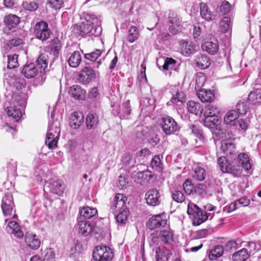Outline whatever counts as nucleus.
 <instances>
[{"mask_svg": "<svg viewBox=\"0 0 261 261\" xmlns=\"http://www.w3.org/2000/svg\"><path fill=\"white\" fill-rule=\"evenodd\" d=\"M48 64V56L45 54H41L36 63L26 64L21 70V73L27 79H31L38 75L35 80L37 85L42 84L46 77L44 74Z\"/></svg>", "mask_w": 261, "mask_h": 261, "instance_id": "f257e3e1", "label": "nucleus"}, {"mask_svg": "<svg viewBox=\"0 0 261 261\" xmlns=\"http://www.w3.org/2000/svg\"><path fill=\"white\" fill-rule=\"evenodd\" d=\"M85 21L76 24L74 31L76 34L84 35L91 33L94 36L99 35L101 32V28L99 27L100 22L98 18L93 14H87L85 16Z\"/></svg>", "mask_w": 261, "mask_h": 261, "instance_id": "f03ea898", "label": "nucleus"}, {"mask_svg": "<svg viewBox=\"0 0 261 261\" xmlns=\"http://www.w3.org/2000/svg\"><path fill=\"white\" fill-rule=\"evenodd\" d=\"M60 121L58 119H54L53 115L49 119L48 130L45 141V144L50 149H54L57 147L59 138Z\"/></svg>", "mask_w": 261, "mask_h": 261, "instance_id": "7ed1b4c3", "label": "nucleus"}, {"mask_svg": "<svg viewBox=\"0 0 261 261\" xmlns=\"http://www.w3.org/2000/svg\"><path fill=\"white\" fill-rule=\"evenodd\" d=\"M219 113V109L216 106L210 104L206 106L203 113L204 125L210 128L214 127L220 121Z\"/></svg>", "mask_w": 261, "mask_h": 261, "instance_id": "20e7f679", "label": "nucleus"}, {"mask_svg": "<svg viewBox=\"0 0 261 261\" xmlns=\"http://www.w3.org/2000/svg\"><path fill=\"white\" fill-rule=\"evenodd\" d=\"M187 213L192 219V224L194 226H198L202 224L208 219L210 213L204 214L193 203H189L188 205Z\"/></svg>", "mask_w": 261, "mask_h": 261, "instance_id": "39448f33", "label": "nucleus"}, {"mask_svg": "<svg viewBox=\"0 0 261 261\" xmlns=\"http://www.w3.org/2000/svg\"><path fill=\"white\" fill-rule=\"evenodd\" d=\"M33 33L36 38L43 41L50 37L51 31L46 22L40 21L36 23Z\"/></svg>", "mask_w": 261, "mask_h": 261, "instance_id": "423d86ee", "label": "nucleus"}, {"mask_svg": "<svg viewBox=\"0 0 261 261\" xmlns=\"http://www.w3.org/2000/svg\"><path fill=\"white\" fill-rule=\"evenodd\" d=\"M114 255L110 247L106 246H97L93 253V257L96 261L110 260Z\"/></svg>", "mask_w": 261, "mask_h": 261, "instance_id": "0eeeda50", "label": "nucleus"}, {"mask_svg": "<svg viewBox=\"0 0 261 261\" xmlns=\"http://www.w3.org/2000/svg\"><path fill=\"white\" fill-rule=\"evenodd\" d=\"M162 129L166 135H170L179 130V127L172 117L167 116L162 118Z\"/></svg>", "mask_w": 261, "mask_h": 261, "instance_id": "6e6552de", "label": "nucleus"}, {"mask_svg": "<svg viewBox=\"0 0 261 261\" xmlns=\"http://www.w3.org/2000/svg\"><path fill=\"white\" fill-rule=\"evenodd\" d=\"M4 21L5 24L4 33L11 34L18 29L20 18L15 15L10 14L5 17Z\"/></svg>", "mask_w": 261, "mask_h": 261, "instance_id": "1a4fd4ad", "label": "nucleus"}, {"mask_svg": "<svg viewBox=\"0 0 261 261\" xmlns=\"http://www.w3.org/2000/svg\"><path fill=\"white\" fill-rule=\"evenodd\" d=\"M152 235L151 241L153 243L157 244V242L160 240L165 244H170L173 241V232L170 228L156 232L155 233H152Z\"/></svg>", "mask_w": 261, "mask_h": 261, "instance_id": "9d476101", "label": "nucleus"}, {"mask_svg": "<svg viewBox=\"0 0 261 261\" xmlns=\"http://www.w3.org/2000/svg\"><path fill=\"white\" fill-rule=\"evenodd\" d=\"M167 224V219L164 213L154 215L146 222V226L150 230H154L163 227Z\"/></svg>", "mask_w": 261, "mask_h": 261, "instance_id": "9b49d317", "label": "nucleus"}, {"mask_svg": "<svg viewBox=\"0 0 261 261\" xmlns=\"http://www.w3.org/2000/svg\"><path fill=\"white\" fill-rule=\"evenodd\" d=\"M203 50L208 54L214 55L219 50V42L218 40L212 36H210L205 39V42L202 45Z\"/></svg>", "mask_w": 261, "mask_h": 261, "instance_id": "f8f14e48", "label": "nucleus"}, {"mask_svg": "<svg viewBox=\"0 0 261 261\" xmlns=\"http://www.w3.org/2000/svg\"><path fill=\"white\" fill-rule=\"evenodd\" d=\"M145 200L148 205L155 206L159 205L161 202L160 193L156 189L148 190L145 194Z\"/></svg>", "mask_w": 261, "mask_h": 261, "instance_id": "ddd939ff", "label": "nucleus"}, {"mask_svg": "<svg viewBox=\"0 0 261 261\" xmlns=\"http://www.w3.org/2000/svg\"><path fill=\"white\" fill-rule=\"evenodd\" d=\"M169 31L173 35H176L182 30V27L181 20L177 16L169 17Z\"/></svg>", "mask_w": 261, "mask_h": 261, "instance_id": "4468645a", "label": "nucleus"}, {"mask_svg": "<svg viewBox=\"0 0 261 261\" xmlns=\"http://www.w3.org/2000/svg\"><path fill=\"white\" fill-rule=\"evenodd\" d=\"M84 116L81 112H74L69 119V125L73 129L79 128L84 122Z\"/></svg>", "mask_w": 261, "mask_h": 261, "instance_id": "2eb2a0df", "label": "nucleus"}, {"mask_svg": "<svg viewBox=\"0 0 261 261\" xmlns=\"http://www.w3.org/2000/svg\"><path fill=\"white\" fill-rule=\"evenodd\" d=\"M95 77V74L93 70L88 67H85L81 71L78 80L80 83L86 84L94 79Z\"/></svg>", "mask_w": 261, "mask_h": 261, "instance_id": "dca6fc26", "label": "nucleus"}, {"mask_svg": "<svg viewBox=\"0 0 261 261\" xmlns=\"http://www.w3.org/2000/svg\"><path fill=\"white\" fill-rule=\"evenodd\" d=\"M45 188H49L51 192L59 195L62 194L64 190L61 180L59 179L47 181L45 184Z\"/></svg>", "mask_w": 261, "mask_h": 261, "instance_id": "f3484780", "label": "nucleus"}, {"mask_svg": "<svg viewBox=\"0 0 261 261\" xmlns=\"http://www.w3.org/2000/svg\"><path fill=\"white\" fill-rule=\"evenodd\" d=\"M197 95L202 102H211L215 98L213 91L205 89L198 90L197 92Z\"/></svg>", "mask_w": 261, "mask_h": 261, "instance_id": "a211bd4d", "label": "nucleus"}, {"mask_svg": "<svg viewBox=\"0 0 261 261\" xmlns=\"http://www.w3.org/2000/svg\"><path fill=\"white\" fill-rule=\"evenodd\" d=\"M6 230L9 233L13 234L18 238H22L23 237V233L20 230L18 224L14 221H10L6 227Z\"/></svg>", "mask_w": 261, "mask_h": 261, "instance_id": "6ab92c4d", "label": "nucleus"}, {"mask_svg": "<svg viewBox=\"0 0 261 261\" xmlns=\"http://www.w3.org/2000/svg\"><path fill=\"white\" fill-rule=\"evenodd\" d=\"M124 196L122 194H117L114 197L113 202L111 205V209L113 213L119 211L125 205Z\"/></svg>", "mask_w": 261, "mask_h": 261, "instance_id": "aec40b11", "label": "nucleus"}, {"mask_svg": "<svg viewBox=\"0 0 261 261\" xmlns=\"http://www.w3.org/2000/svg\"><path fill=\"white\" fill-rule=\"evenodd\" d=\"M187 108L190 113L201 116L203 111V106L199 102L190 101L187 103Z\"/></svg>", "mask_w": 261, "mask_h": 261, "instance_id": "412c9836", "label": "nucleus"}, {"mask_svg": "<svg viewBox=\"0 0 261 261\" xmlns=\"http://www.w3.org/2000/svg\"><path fill=\"white\" fill-rule=\"evenodd\" d=\"M238 163L241 165V167L248 173L251 169V165L248 155L245 153H240L238 156Z\"/></svg>", "mask_w": 261, "mask_h": 261, "instance_id": "4be33fe9", "label": "nucleus"}, {"mask_svg": "<svg viewBox=\"0 0 261 261\" xmlns=\"http://www.w3.org/2000/svg\"><path fill=\"white\" fill-rule=\"evenodd\" d=\"M69 93L73 98L82 100L85 98V91L77 85H74L70 88Z\"/></svg>", "mask_w": 261, "mask_h": 261, "instance_id": "5701e85b", "label": "nucleus"}, {"mask_svg": "<svg viewBox=\"0 0 261 261\" xmlns=\"http://www.w3.org/2000/svg\"><path fill=\"white\" fill-rule=\"evenodd\" d=\"M250 256V253L248 252L247 249L242 248L233 253L231 258L233 261H246L249 258Z\"/></svg>", "mask_w": 261, "mask_h": 261, "instance_id": "b1692460", "label": "nucleus"}, {"mask_svg": "<svg viewBox=\"0 0 261 261\" xmlns=\"http://www.w3.org/2000/svg\"><path fill=\"white\" fill-rule=\"evenodd\" d=\"M182 53L185 56H188L193 53L195 49L196 45L190 41L182 40L181 44Z\"/></svg>", "mask_w": 261, "mask_h": 261, "instance_id": "393cba45", "label": "nucleus"}, {"mask_svg": "<svg viewBox=\"0 0 261 261\" xmlns=\"http://www.w3.org/2000/svg\"><path fill=\"white\" fill-rule=\"evenodd\" d=\"M248 100L254 105L261 104V88H257L251 91L248 95Z\"/></svg>", "mask_w": 261, "mask_h": 261, "instance_id": "a878e982", "label": "nucleus"}, {"mask_svg": "<svg viewBox=\"0 0 261 261\" xmlns=\"http://www.w3.org/2000/svg\"><path fill=\"white\" fill-rule=\"evenodd\" d=\"M99 122L98 116L96 114H89L86 117V127L89 129H95Z\"/></svg>", "mask_w": 261, "mask_h": 261, "instance_id": "bb28decb", "label": "nucleus"}, {"mask_svg": "<svg viewBox=\"0 0 261 261\" xmlns=\"http://www.w3.org/2000/svg\"><path fill=\"white\" fill-rule=\"evenodd\" d=\"M239 116L236 110H231L225 115L223 119L224 123L226 125H234Z\"/></svg>", "mask_w": 261, "mask_h": 261, "instance_id": "cd10ccee", "label": "nucleus"}, {"mask_svg": "<svg viewBox=\"0 0 261 261\" xmlns=\"http://www.w3.org/2000/svg\"><path fill=\"white\" fill-rule=\"evenodd\" d=\"M7 109L8 116L12 117L14 121H18L22 116V111L20 108L10 105V107H7Z\"/></svg>", "mask_w": 261, "mask_h": 261, "instance_id": "c85d7f7f", "label": "nucleus"}, {"mask_svg": "<svg viewBox=\"0 0 261 261\" xmlns=\"http://www.w3.org/2000/svg\"><path fill=\"white\" fill-rule=\"evenodd\" d=\"M200 12L202 18L206 21L212 20L213 13L210 10L208 6L204 3L200 4Z\"/></svg>", "mask_w": 261, "mask_h": 261, "instance_id": "c756f323", "label": "nucleus"}, {"mask_svg": "<svg viewBox=\"0 0 261 261\" xmlns=\"http://www.w3.org/2000/svg\"><path fill=\"white\" fill-rule=\"evenodd\" d=\"M25 241L28 246L33 249H38L40 245V241L35 234H28L25 238Z\"/></svg>", "mask_w": 261, "mask_h": 261, "instance_id": "7c9ffc66", "label": "nucleus"}, {"mask_svg": "<svg viewBox=\"0 0 261 261\" xmlns=\"http://www.w3.org/2000/svg\"><path fill=\"white\" fill-rule=\"evenodd\" d=\"M196 65L201 69H206L209 67L211 64L210 60L205 55H198L195 60Z\"/></svg>", "mask_w": 261, "mask_h": 261, "instance_id": "2f4dec72", "label": "nucleus"}, {"mask_svg": "<svg viewBox=\"0 0 261 261\" xmlns=\"http://www.w3.org/2000/svg\"><path fill=\"white\" fill-rule=\"evenodd\" d=\"M224 249L223 246L218 245L212 249L209 253V258L212 260H215L222 256L224 253Z\"/></svg>", "mask_w": 261, "mask_h": 261, "instance_id": "473e14b6", "label": "nucleus"}, {"mask_svg": "<svg viewBox=\"0 0 261 261\" xmlns=\"http://www.w3.org/2000/svg\"><path fill=\"white\" fill-rule=\"evenodd\" d=\"M97 211L95 208H91L88 206H84L80 210L79 214L81 216L85 219H90L96 215Z\"/></svg>", "mask_w": 261, "mask_h": 261, "instance_id": "72a5a7b5", "label": "nucleus"}, {"mask_svg": "<svg viewBox=\"0 0 261 261\" xmlns=\"http://www.w3.org/2000/svg\"><path fill=\"white\" fill-rule=\"evenodd\" d=\"M68 64L70 66L76 68L78 67L81 62V56L79 51H74L69 58Z\"/></svg>", "mask_w": 261, "mask_h": 261, "instance_id": "f704fd0d", "label": "nucleus"}, {"mask_svg": "<svg viewBox=\"0 0 261 261\" xmlns=\"http://www.w3.org/2000/svg\"><path fill=\"white\" fill-rule=\"evenodd\" d=\"M77 225L79 233L84 236H87L92 231V226L88 222L79 221Z\"/></svg>", "mask_w": 261, "mask_h": 261, "instance_id": "c9c22d12", "label": "nucleus"}, {"mask_svg": "<svg viewBox=\"0 0 261 261\" xmlns=\"http://www.w3.org/2000/svg\"><path fill=\"white\" fill-rule=\"evenodd\" d=\"M243 242L241 239L238 238L234 240H231L227 242L225 247L227 251L235 250L242 246Z\"/></svg>", "mask_w": 261, "mask_h": 261, "instance_id": "e433bc0d", "label": "nucleus"}, {"mask_svg": "<svg viewBox=\"0 0 261 261\" xmlns=\"http://www.w3.org/2000/svg\"><path fill=\"white\" fill-rule=\"evenodd\" d=\"M155 253L156 261H168L172 254L170 250L166 249L165 251H161L159 247L156 248Z\"/></svg>", "mask_w": 261, "mask_h": 261, "instance_id": "4c0bfd02", "label": "nucleus"}, {"mask_svg": "<svg viewBox=\"0 0 261 261\" xmlns=\"http://www.w3.org/2000/svg\"><path fill=\"white\" fill-rule=\"evenodd\" d=\"M27 103L26 99L20 95H15L13 97L10 105H13L16 108H23L25 107Z\"/></svg>", "mask_w": 261, "mask_h": 261, "instance_id": "58836bf2", "label": "nucleus"}, {"mask_svg": "<svg viewBox=\"0 0 261 261\" xmlns=\"http://www.w3.org/2000/svg\"><path fill=\"white\" fill-rule=\"evenodd\" d=\"M192 177L196 180L200 181L204 180L206 177L205 169L201 167H196L192 174Z\"/></svg>", "mask_w": 261, "mask_h": 261, "instance_id": "ea45409f", "label": "nucleus"}, {"mask_svg": "<svg viewBox=\"0 0 261 261\" xmlns=\"http://www.w3.org/2000/svg\"><path fill=\"white\" fill-rule=\"evenodd\" d=\"M139 33L138 28L135 26H131L128 30V34L127 37V40L133 43L138 39Z\"/></svg>", "mask_w": 261, "mask_h": 261, "instance_id": "a19ab883", "label": "nucleus"}, {"mask_svg": "<svg viewBox=\"0 0 261 261\" xmlns=\"http://www.w3.org/2000/svg\"><path fill=\"white\" fill-rule=\"evenodd\" d=\"M186 97L185 93L181 91H179L178 89L176 90L172 94V97L171 98L170 101L174 103H177L178 102H184L185 101Z\"/></svg>", "mask_w": 261, "mask_h": 261, "instance_id": "79ce46f5", "label": "nucleus"}, {"mask_svg": "<svg viewBox=\"0 0 261 261\" xmlns=\"http://www.w3.org/2000/svg\"><path fill=\"white\" fill-rule=\"evenodd\" d=\"M151 177V175L148 171H140L134 175V178L136 182L141 183L147 180V177Z\"/></svg>", "mask_w": 261, "mask_h": 261, "instance_id": "37998d69", "label": "nucleus"}, {"mask_svg": "<svg viewBox=\"0 0 261 261\" xmlns=\"http://www.w3.org/2000/svg\"><path fill=\"white\" fill-rule=\"evenodd\" d=\"M231 29L230 18L228 17H224L220 22V29L221 32L225 33Z\"/></svg>", "mask_w": 261, "mask_h": 261, "instance_id": "c03bdc74", "label": "nucleus"}, {"mask_svg": "<svg viewBox=\"0 0 261 261\" xmlns=\"http://www.w3.org/2000/svg\"><path fill=\"white\" fill-rule=\"evenodd\" d=\"M23 41L20 38H13L9 40L4 45V49L7 51H9L13 47H16L22 44Z\"/></svg>", "mask_w": 261, "mask_h": 261, "instance_id": "a18cd8bd", "label": "nucleus"}, {"mask_svg": "<svg viewBox=\"0 0 261 261\" xmlns=\"http://www.w3.org/2000/svg\"><path fill=\"white\" fill-rule=\"evenodd\" d=\"M217 162L221 170L224 173H226L229 166H231L226 158L225 156L219 157L218 158Z\"/></svg>", "mask_w": 261, "mask_h": 261, "instance_id": "49530a36", "label": "nucleus"}, {"mask_svg": "<svg viewBox=\"0 0 261 261\" xmlns=\"http://www.w3.org/2000/svg\"><path fill=\"white\" fill-rule=\"evenodd\" d=\"M131 110L129 100H126L122 105L121 112H118L117 114H120L121 116H123L124 117L127 118V116L130 114Z\"/></svg>", "mask_w": 261, "mask_h": 261, "instance_id": "de8ad7c7", "label": "nucleus"}, {"mask_svg": "<svg viewBox=\"0 0 261 261\" xmlns=\"http://www.w3.org/2000/svg\"><path fill=\"white\" fill-rule=\"evenodd\" d=\"M172 199L177 203H181L185 200V196L181 190H176L172 192Z\"/></svg>", "mask_w": 261, "mask_h": 261, "instance_id": "09e8293b", "label": "nucleus"}, {"mask_svg": "<svg viewBox=\"0 0 261 261\" xmlns=\"http://www.w3.org/2000/svg\"><path fill=\"white\" fill-rule=\"evenodd\" d=\"M128 214V210H123L121 212L119 213L116 217V220L117 222L120 224H124L127 220V217Z\"/></svg>", "mask_w": 261, "mask_h": 261, "instance_id": "8fccbe9b", "label": "nucleus"}, {"mask_svg": "<svg viewBox=\"0 0 261 261\" xmlns=\"http://www.w3.org/2000/svg\"><path fill=\"white\" fill-rule=\"evenodd\" d=\"M8 65L7 68L8 69H13L18 66L17 61L18 55L14 54L13 55H8Z\"/></svg>", "mask_w": 261, "mask_h": 261, "instance_id": "3c124183", "label": "nucleus"}, {"mask_svg": "<svg viewBox=\"0 0 261 261\" xmlns=\"http://www.w3.org/2000/svg\"><path fill=\"white\" fill-rule=\"evenodd\" d=\"M49 47L54 51V55L58 54L59 50L61 47V42L58 38H55L53 39L49 44Z\"/></svg>", "mask_w": 261, "mask_h": 261, "instance_id": "603ef678", "label": "nucleus"}, {"mask_svg": "<svg viewBox=\"0 0 261 261\" xmlns=\"http://www.w3.org/2000/svg\"><path fill=\"white\" fill-rule=\"evenodd\" d=\"M101 54L102 50L96 49L91 53L86 54L85 55V58L89 61L95 62Z\"/></svg>", "mask_w": 261, "mask_h": 261, "instance_id": "864d4df0", "label": "nucleus"}, {"mask_svg": "<svg viewBox=\"0 0 261 261\" xmlns=\"http://www.w3.org/2000/svg\"><path fill=\"white\" fill-rule=\"evenodd\" d=\"M43 254V261H55V253L53 249H46L44 251Z\"/></svg>", "mask_w": 261, "mask_h": 261, "instance_id": "5fc2aeb1", "label": "nucleus"}, {"mask_svg": "<svg viewBox=\"0 0 261 261\" xmlns=\"http://www.w3.org/2000/svg\"><path fill=\"white\" fill-rule=\"evenodd\" d=\"M242 167L238 165L236 166L234 165L233 166H230L226 173H230L236 177H239L242 173Z\"/></svg>", "mask_w": 261, "mask_h": 261, "instance_id": "6e6d98bb", "label": "nucleus"}, {"mask_svg": "<svg viewBox=\"0 0 261 261\" xmlns=\"http://www.w3.org/2000/svg\"><path fill=\"white\" fill-rule=\"evenodd\" d=\"M183 189L188 195L193 193L194 187L190 179H187L183 184Z\"/></svg>", "mask_w": 261, "mask_h": 261, "instance_id": "4d7b16f0", "label": "nucleus"}, {"mask_svg": "<svg viewBox=\"0 0 261 261\" xmlns=\"http://www.w3.org/2000/svg\"><path fill=\"white\" fill-rule=\"evenodd\" d=\"M22 6L25 10L30 11H35L38 8V5L35 2H23Z\"/></svg>", "mask_w": 261, "mask_h": 261, "instance_id": "13d9d810", "label": "nucleus"}, {"mask_svg": "<svg viewBox=\"0 0 261 261\" xmlns=\"http://www.w3.org/2000/svg\"><path fill=\"white\" fill-rule=\"evenodd\" d=\"M234 148V144L229 141H224L221 143V150L224 152L231 151Z\"/></svg>", "mask_w": 261, "mask_h": 261, "instance_id": "bf43d9fd", "label": "nucleus"}, {"mask_svg": "<svg viewBox=\"0 0 261 261\" xmlns=\"http://www.w3.org/2000/svg\"><path fill=\"white\" fill-rule=\"evenodd\" d=\"M193 193L203 196L206 194V186L204 184H198L194 187Z\"/></svg>", "mask_w": 261, "mask_h": 261, "instance_id": "052dcab7", "label": "nucleus"}, {"mask_svg": "<svg viewBox=\"0 0 261 261\" xmlns=\"http://www.w3.org/2000/svg\"><path fill=\"white\" fill-rule=\"evenodd\" d=\"M230 8V4L228 2L224 1L222 3L220 7L218 8V11L221 14L224 15L229 12Z\"/></svg>", "mask_w": 261, "mask_h": 261, "instance_id": "680f3d73", "label": "nucleus"}, {"mask_svg": "<svg viewBox=\"0 0 261 261\" xmlns=\"http://www.w3.org/2000/svg\"><path fill=\"white\" fill-rule=\"evenodd\" d=\"M176 61L172 58H167L164 61L163 68L165 70H168L174 68Z\"/></svg>", "mask_w": 261, "mask_h": 261, "instance_id": "e2e57ef3", "label": "nucleus"}, {"mask_svg": "<svg viewBox=\"0 0 261 261\" xmlns=\"http://www.w3.org/2000/svg\"><path fill=\"white\" fill-rule=\"evenodd\" d=\"M46 3L55 9H59L63 6V0H46Z\"/></svg>", "mask_w": 261, "mask_h": 261, "instance_id": "0e129e2a", "label": "nucleus"}, {"mask_svg": "<svg viewBox=\"0 0 261 261\" xmlns=\"http://www.w3.org/2000/svg\"><path fill=\"white\" fill-rule=\"evenodd\" d=\"M236 111L239 115H244L248 110L247 106L243 102H239L236 106Z\"/></svg>", "mask_w": 261, "mask_h": 261, "instance_id": "69168bd1", "label": "nucleus"}, {"mask_svg": "<svg viewBox=\"0 0 261 261\" xmlns=\"http://www.w3.org/2000/svg\"><path fill=\"white\" fill-rule=\"evenodd\" d=\"M150 166L155 170L162 169V163L159 156L155 155L151 162Z\"/></svg>", "mask_w": 261, "mask_h": 261, "instance_id": "338daca9", "label": "nucleus"}, {"mask_svg": "<svg viewBox=\"0 0 261 261\" xmlns=\"http://www.w3.org/2000/svg\"><path fill=\"white\" fill-rule=\"evenodd\" d=\"M2 204L14 206L13 196L11 193H8L5 195L2 199Z\"/></svg>", "mask_w": 261, "mask_h": 261, "instance_id": "774afa93", "label": "nucleus"}]
</instances>
